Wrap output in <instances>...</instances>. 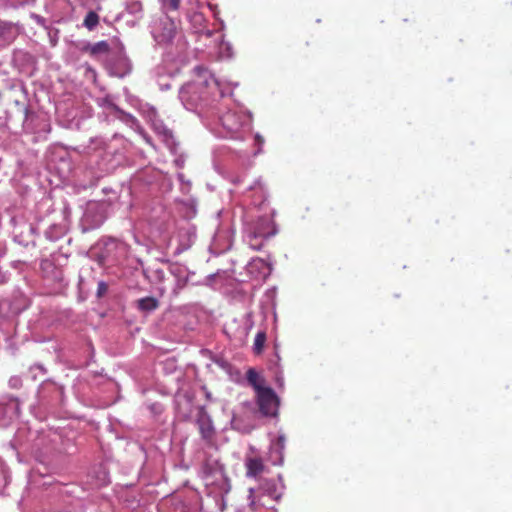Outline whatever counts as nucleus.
Wrapping results in <instances>:
<instances>
[{"instance_id":"obj_13","label":"nucleus","mask_w":512,"mask_h":512,"mask_svg":"<svg viewBox=\"0 0 512 512\" xmlns=\"http://www.w3.org/2000/svg\"><path fill=\"white\" fill-rule=\"evenodd\" d=\"M99 23V16L94 11H89L84 19V26L89 29L93 30Z\"/></svg>"},{"instance_id":"obj_6","label":"nucleus","mask_w":512,"mask_h":512,"mask_svg":"<svg viewBox=\"0 0 512 512\" xmlns=\"http://www.w3.org/2000/svg\"><path fill=\"white\" fill-rule=\"evenodd\" d=\"M246 379L255 390V393H258L261 391V389L268 388L265 385V379L253 368L248 369L246 373Z\"/></svg>"},{"instance_id":"obj_12","label":"nucleus","mask_w":512,"mask_h":512,"mask_svg":"<svg viewBox=\"0 0 512 512\" xmlns=\"http://www.w3.org/2000/svg\"><path fill=\"white\" fill-rule=\"evenodd\" d=\"M90 54L95 56L98 54H107L110 51V46L106 41H99L92 45L89 49Z\"/></svg>"},{"instance_id":"obj_8","label":"nucleus","mask_w":512,"mask_h":512,"mask_svg":"<svg viewBox=\"0 0 512 512\" xmlns=\"http://www.w3.org/2000/svg\"><path fill=\"white\" fill-rule=\"evenodd\" d=\"M285 447V437L280 436L278 440L271 445V457L273 458L274 463L283 464L284 455L283 450Z\"/></svg>"},{"instance_id":"obj_15","label":"nucleus","mask_w":512,"mask_h":512,"mask_svg":"<svg viewBox=\"0 0 512 512\" xmlns=\"http://www.w3.org/2000/svg\"><path fill=\"white\" fill-rule=\"evenodd\" d=\"M106 289H107L106 284L104 282H100L99 286H98V293L102 294L106 291Z\"/></svg>"},{"instance_id":"obj_9","label":"nucleus","mask_w":512,"mask_h":512,"mask_svg":"<svg viewBox=\"0 0 512 512\" xmlns=\"http://www.w3.org/2000/svg\"><path fill=\"white\" fill-rule=\"evenodd\" d=\"M159 307V301L155 297H144L137 300V308L143 312H151Z\"/></svg>"},{"instance_id":"obj_3","label":"nucleus","mask_w":512,"mask_h":512,"mask_svg":"<svg viewBox=\"0 0 512 512\" xmlns=\"http://www.w3.org/2000/svg\"><path fill=\"white\" fill-rule=\"evenodd\" d=\"M177 33L176 23L169 17L161 19L154 26L153 37L158 44L170 43Z\"/></svg>"},{"instance_id":"obj_4","label":"nucleus","mask_w":512,"mask_h":512,"mask_svg":"<svg viewBox=\"0 0 512 512\" xmlns=\"http://www.w3.org/2000/svg\"><path fill=\"white\" fill-rule=\"evenodd\" d=\"M197 425L201 437L208 443H212L215 436V428L210 416L202 408L197 418Z\"/></svg>"},{"instance_id":"obj_10","label":"nucleus","mask_w":512,"mask_h":512,"mask_svg":"<svg viewBox=\"0 0 512 512\" xmlns=\"http://www.w3.org/2000/svg\"><path fill=\"white\" fill-rule=\"evenodd\" d=\"M265 342H266V333L264 331H259L256 334L254 343H253V351L256 355H260L263 352Z\"/></svg>"},{"instance_id":"obj_11","label":"nucleus","mask_w":512,"mask_h":512,"mask_svg":"<svg viewBox=\"0 0 512 512\" xmlns=\"http://www.w3.org/2000/svg\"><path fill=\"white\" fill-rule=\"evenodd\" d=\"M235 114L228 112L222 117V124L225 128H227L231 132H236L239 130L240 125L234 122Z\"/></svg>"},{"instance_id":"obj_14","label":"nucleus","mask_w":512,"mask_h":512,"mask_svg":"<svg viewBox=\"0 0 512 512\" xmlns=\"http://www.w3.org/2000/svg\"><path fill=\"white\" fill-rule=\"evenodd\" d=\"M181 0H169V6L173 10H178Z\"/></svg>"},{"instance_id":"obj_7","label":"nucleus","mask_w":512,"mask_h":512,"mask_svg":"<svg viewBox=\"0 0 512 512\" xmlns=\"http://www.w3.org/2000/svg\"><path fill=\"white\" fill-rule=\"evenodd\" d=\"M273 234L274 232L264 231L263 229L257 228L249 235V244L253 249L259 250L263 246V239Z\"/></svg>"},{"instance_id":"obj_5","label":"nucleus","mask_w":512,"mask_h":512,"mask_svg":"<svg viewBox=\"0 0 512 512\" xmlns=\"http://www.w3.org/2000/svg\"><path fill=\"white\" fill-rule=\"evenodd\" d=\"M19 35V27L11 22L0 20V47L12 43Z\"/></svg>"},{"instance_id":"obj_1","label":"nucleus","mask_w":512,"mask_h":512,"mask_svg":"<svg viewBox=\"0 0 512 512\" xmlns=\"http://www.w3.org/2000/svg\"><path fill=\"white\" fill-rule=\"evenodd\" d=\"M256 401L262 415L276 416L279 399L272 388L261 389L260 392L256 393Z\"/></svg>"},{"instance_id":"obj_2","label":"nucleus","mask_w":512,"mask_h":512,"mask_svg":"<svg viewBox=\"0 0 512 512\" xmlns=\"http://www.w3.org/2000/svg\"><path fill=\"white\" fill-rule=\"evenodd\" d=\"M244 466L247 478L259 479L266 471L263 457L254 448H250V451L246 453Z\"/></svg>"}]
</instances>
